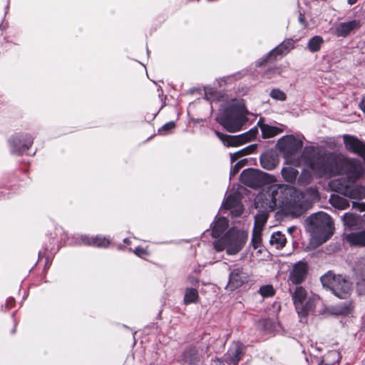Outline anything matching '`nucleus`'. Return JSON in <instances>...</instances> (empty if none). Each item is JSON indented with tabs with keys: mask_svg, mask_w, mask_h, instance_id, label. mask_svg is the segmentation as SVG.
Segmentation results:
<instances>
[{
	"mask_svg": "<svg viewBox=\"0 0 365 365\" xmlns=\"http://www.w3.org/2000/svg\"><path fill=\"white\" fill-rule=\"evenodd\" d=\"M358 0H348V3L350 4V5H353L355 3H356Z\"/></svg>",
	"mask_w": 365,
	"mask_h": 365,
	"instance_id": "nucleus-49",
	"label": "nucleus"
},
{
	"mask_svg": "<svg viewBox=\"0 0 365 365\" xmlns=\"http://www.w3.org/2000/svg\"><path fill=\"white\" fill-rule=\"evenodd\" d=\"M33 143V138L31 136H16L10 140L11 152L21 153L28 150Z\"/></svg>",
	"mask_w": 365,
	"mask_h": 365,
	"instance_id": "nucleus-14",
	"label": "nucleus"
},
{
	"mask_svg": "<svg viewBox=\"0 0 365 365\" xmlns=\"http://www.w3.org/2000/svg\"><path fill=\"white\" fill-rule=\"evenodd\" d=\"M248 275L243 272L242 268L237 267L234 269L229 275V281L227 284V289L233 291L241 287L247 281Z\"/></svg>",
	"mask_w": 365,
	"mask_h": 365,
	"instance_id": "nucleus-13",
	"label": "nucleus"
},
{
	"mask_svg": "<svg viewBox=\"0 0 365 365\" xmlns=\"http://www.w3.org/2000/svg\"><path fill=\"white\" fill-rule=\"evenodd\" d=\"M260 128L264 138H272L283 132L282 128L267 124L262 125Z\"/></svg>",
	"mask_w": 365,
	"mask_h": 365,
	"instance_id": "nucleus-27",
	"label": "nucleus"
},
{
	"mask_svg": "<svg viewBox=\"0 0 365 365\" xmlns=\"http://www.w3.org/2000/svg\"><path fill=\"white\" fill-rule=\"evenodd\" d=\"M246 160H242L237 162L234 166L231 168L230 170V178L235 176L238 173L240 170L245 165Z\"/></svg>",
	"mask_w": 365,
	"mask_h": 365,
	"instance_id": "nucleus-40",
	"label": "nucleus"
},
{
	"mask_svg": "<svg viewBox=\"0 0 365 365\" xmlns=\"http://www.w3.org/2000/svg\"><path fill=\"white\" fill-rule=\"evenodd\" d=\"M323 43L324 40L321 36H315L309 41L307 47L311 52H317L319 51Z\"/></svg>",
	"mask_w": 365,
	"mask_h": 365,
	"instance_id": "nucleus-34",
	"label": "nucleus"
},
{
	"mask_svg": "<svg viewBox=\"0 0 365 365\" xmlns=\"http://www.w3.org/2000/svg\"><path fill=\"white\" fill-rule=\"evenodd\" d=\"M360 108L365 113V96L362 98L360 104Z\"/></svg>",
	"mask_w": 365,
	"mask_h": 365,
	"instance_id": "nucleus-46",
	"label": "nucleus"
},
{
	"mask_svg": "<svg viewBox=\"0 0 365 365\" xmlns=\"http://www.w3.org/2000/svg\"><path fill=\"white\" fill-rule=\"evenodd\" d=\"M135 253L137 255L140 256V255H143V254L146 253V251H145L143 248H141V247H137V248H135Z\"/></svg>",
	"mask_w": 365,
	"mask_h": 365,
	"instance_id": "nucleus-44",
	"label": "nucleus"
},
{
	"mask_svg": "<svg viewBox=\"0 0 365 365\" xmlns=\"http://www.w3.org/2000/svg\"><path fill=\"white\" fill-rule=\"evenodd\" d=\"M343 222L344 225L350 230L361 229L365 226L364 215L361 216L353 213H345L343 216Z\"/></svg>",
	"mask_w": 365,
	"mask_h": 365,
	"instance_id": "nucleus-17",
	"label": "nucleus"
},
{
	"mask_svg": "<svg viewBox=\"0 0 365 365\" xmlns=\"http://www.w3.org/2000/svg\"><path fill=\"white\" fill-rule=\"evenodd\" d=\"M298 170L292 167L284 168L282 170V175L284 180L288 182H293L298 175Z\"/></svg>",
	"mask_w": 365,
	"mask_h": 365,
	"instance_id": "nucleus-32",
	"label": "nucleus"
},
{
	"mask_svg": "<svg viewBox=\"0 0 365 365\" xmlns=\"http://www.w3.org/2000/svg\"><path fill=\"white\" fill-rule=\"evenodd\" d=\"M243 354V346L238 343H234L223 356V360L230 364H237Z\"/></svg>",
	"mask_w": 365,
	"mask_h": 365,
	"instance_id": "nucleus-15",
	"label": "nucleus"
},
{
	"mask_svg": "<svg viewBox=\"0 0 365 365\" xmlns=\"http://www.w3.org/2000/svg\"><path fill=\"white\" fill-rule=\"evenodd\" d=\"M309 165L320 177L344 174L346 177L339 179L352 182L362 175L361 165L357 160L336 153H317L309 160Z\"/></svg>",
	"mask_w": 365,
	"mask_h": 365,
	"instance_id": "nucleus-2",
	"label": "nucleus"
},
{
	"mask_svg": "<svg viewBox=\"0 0 365 365\" xmlns=\"http://www.w3.org/2000/svg\"><path fill=\"white\" fill-rule=\"evenodd\" d=\"M81 240L84 245H92L99 247H106L110 244V241L108 239L101 236L89 237L85 235L81 237Z\"/></svg>",
	"mask_w": 365,
	"mask_h": 365,
	"instance_id": "nucleus-24",
	"label": "nucleus"
},
{
	"mask_svg": "<svg viewBox=\"0 0 365 365\" xmlns=\"http://www.w3.org/2000/svg\"><path fill=\"white\" fill-rule=\"evenodd\" d=\"M240 181L248 187H259L264 183L263 173L253 168L244 170L240 175Z\"/></svg>",
	"mask_w": 365,
	"mask_h": 365,
	"instance_id": "nucleus-11",
	"label": "nucleus"
},
{
	"mask_svg": "<svg viewBox=\"0 0 365 365\" xmlns=\"http://www.w3.org/2000/svg\"><path fill=\"white\" fill-rule=\"evenodd\" d=\"M223 207L226 210H231V213L235 217L239 216L243 211L242 205L240 204L238 195L236 194L229 195L223 204Z\"/></svg>",
	"mask_w": 365,
	"mask_h": 365,
	"instance_id": "nucleus-19",
	"label": "nucleus"
},
{
	"mask_svg": "<svg viewBox=\"0 0 365 365\" xmlns=\"http://www.w3.org/2000/svg\"><path fill=\"white\" fill-rule=\"evenodd\" d=\"M307 264L303 262L296 263L289 274V280L295 284L302 283L307 274Z\"/></svg>",
	"mask_w": 365,
	"mask_h": 365,
	"instance_id": "nucleus-16",
	"label": "nucleus"
},
{
	"mask_svg": "<svg viewBox=\"0 0 365 365\" xmlns=\"http://www.w3.org/2000/svg\"><path fill=\"white\" fill-rule=\"evenodd\" d=\"M215 134L225 145L227 147H237L255 138L257 131L250 130L247 133L238 135H229L219 131H215Z\"/></svg>",
	"mask_w": 365,
	"mask_h": 365,
	"instance_id": "nucleus-10",
	"label": "nucleus"
},
{
	"mask_svg": "<svg viewBox=\"0 0 365 365\" xmlns=\"http://www.w3.org/2000/svg\"><path fill=\"white\" fill-rule=\"evenodd\" d=\"M216 121L229 132H236L241 129L245 118L238 110L229 108L216 117Z\"/></svg>",
	"mask_w": 365,
	"mask_h": 365,
	"instance_id": "nucleus-6",
	"label": "nucleus"
},
{
	"mask_svg": "<svg viewBox=\"0 0 365 365\" xmlns=\"http://www.w3.org/2000/svg\"><path fill=\"white\" fill-rule=\"evenodd\" d=\"M351 309V303H349L348 304H346V309L344 311L345 313H348L350 312Z\"/></svg>",
	"mask_w": 365,
	"mask_h": 365,
	"instance_id": "nucleus-47",
	"label": "nucleus"
},
{
	"mask_svg": "<svg viewBox=\"0 0 365 365\" xmlns=\"http://www.w3.org/2000/svg\"><path fill=\"white\" fill-rule=\"evenodd\" d=\"M259 292L264 297H272L274 294V290L272 285H264L261 287Z\"/></svg>",
	"mask_w": 365,
	"mask_h": 365,
	"instance_id": "nucleus-37",
	"label": "nucleus"
},
{
	"mask_svg": "<svg viewBox=\"0 0 365 365\" xmlns=\"http://www.w3.org/2000/svg\"><path fill=\"white\" fill-rule=\"evenodd\" d=\"M294 48V41L292 40H287L280 43L275 48L272 49L269 53L264 58V61L268 58L276 59L277 56H284L288 53Z\"/></svg>",
	"mask_w": 365,
	"mask_h": 365,
	"instance_id": "nucleus-18",
	"label": "nucleus"
},
{
	"mask_svg": "<svg viewBox=\"0 0 365 365\" xmlns=\"http://www.w3.org/2000/svg\"><path fill=\"white\" fill-rule=\"evenodd\" d=\"M321 282L323 287L340 299L348 298L352 292L351 283L342 275L335 274L331 271L321 277Z\"/></svg>",
	"mask_w": 365,
	"mask_h": 365,
	"instance_id": "nucleus-5",
	"label": "nucleus"
},
{
	"mask_svg": "<svg viewBox=\"0 0 365 365\" xmlns=\"http://www.w3.org/2000/svg\"><path fill=\"white\" fill-rule=\"evenodd\" d=\"M352 207L361 212L365 211V202H352Z\"/></svg>",
	"mask_w": 365,
	"mask_h": 365,
	"instance_id": "nucleus-43",
	"label": "nucleus"
},
{
	"mask_svg": "<svg viewBox=\"0 0 365 365\" xmlns=\"http://www.w3.org/2000/svg\"><path fill=\"white\" fill-rule=\"evenodd\" d=\"M344 239L351 246L365 247V230L346 234Z\"/></svg>",
	"mask_w": 365,
	"mask_h": 365,
	"instance_id": "nucleus-22",
	"label": "nucleus"
},
{
	"mask_svg": "<svg viewBox=\"0 0 365 365\" xmlns=\"http://www.w3.org/2000/svg\"><path fill=\"white\" fill-rule=\"evenodd\" d=\"M343 140L345 148L356 155L365 159V143L358 139L356 137L344 135L343 136Z\"/></svg>",
	"mask_w": 365,
	"mask_h": 365,
	"instance_id": "nucleus-12",
	"label": "nucleus"
},
{
	"mask_svg": "<svg viewBox=\"0 0 365 365\" xmlns=\"http://www.w3.org/2000/svg\"><path fill=\"white\" fill-rule=\"evenodd\" d=\"M307 221L309 232L320 243L326 242L333 235V222L328 214L323 212L315 213Z\"/></svg>",
	"mask_w": 365,
	"mask_h": 365,
	"instance_id": "nucleus-3",
	"label": "nucleus"
},
{
	"mask_svg": "<svg viewBox=\"0 0 365 365\" xmlns=\"http://www.w3.org/2000/svg\"><path fill=\"white\" fill-rule=\"evenodd\" d=\"M257 148V147L256 144H252V145H248V146L244 148L243 149L237 151V153H238V155H240V157H241V156L254 153L256 151Z\"/></svg>",
	"mask_w": 365,
	"mask_h": 365,
	"instance_id": "nucleus-39",
	"label": "nucleus"
},
{
	"mask_svg": "<svg viewBox=\"0 0 365 365\" xmlns=\"http://www.w3.org/2000/svg\"><path fill=\"white\" fill-rule=\"evenodd\" d=\"M209 355L208 346H191L184 350L181 360L187 365H202Z\"/></svg>",
	"mask_w": 365,
	"mask_h": 365,
	"instance_id": "nucleus-8",
	"label": "nucleus"
},
{
	"mask_svg": "<svg viewBox=\"0 0 365 365\" xmlns=\"http://www.w3.org/2000/svg\"><path fill=\"white\" fill-rule=\"evenodd\" d=\"M339 359V353L336 351H331L327 353L318 365H338Z\"/></svg>",
	"mask_w": 365,
	"mask_h": 365,
	"instance_id": "nucleus-29",
	"label": "nucleus"
},
{
	"mask_svg": "<svg viewBox=\"0 0 365 365\" xmlns=\"http://www.w3.org/2000/svg\"><path fill=\"white\" fill-rule=\"evenodd\" d=\"M189 280L192 284H195L198 282V281L193 277H189Z\"/></svg>",
	"mask_w": 365,
	"mask_h": 365,
	"instance_id": "nucleus-48",
	"label": "nucleus"
},
{
	"mask_svg": "<svg viewBox=\"0 0 365 365\" xmlns=\"http://www.w3.org/2000/svg\"><path fill=\"white\" fill-rule=\"evenodd\" d=\"M247 237V232L231 228L224 237L215 242L214 247L217 252L226 249L228 255H235L242 249Z\"/></svg>",
	"mask_w": 365,
	"mask_h": 365,
	"instance_id": "nucleus-4",
	"label": "nucleus"
},
{
	"mask_svg": "<svg viewBox=\"0 0 365 365\" xmlns=\"http://www.w3.org/2000/svg\"><path fill=\"white\" fill-rule=\"evenodd\" d=\"M198 298V292L194 288H187L184 296V303L186 304L194 303Z\"/></svg>",
	"mask_w": 365,
	"mask_h": 365,
	"instance_id": "nucleus-35",
	"label": "nucleus"
},
{
	"mask_svg": "<svg viewBox=\"0 0 365 365\" xmlns=\"http://www.w3.org/2000/svg\"><path fill=\"white\" fill-rule=\"evenodd\" d=\"M319 300L317 296L309 297L308 299L302 303V309H296L300 317H305L315 309L317 302Z\"/></svg>",
	"mask_w": 365,
	"mask_h": 365,
	"instance_id": "nucleus-23",
	"label": "nucleus"
},
{
	"mask_svg": "<svg viewBox=\"0 0 365 365\" xmlns=\"http://www.w3.org/2000/svg\"><path fill=\"white\" fill-rule=\"evenodd\" d=\"M260 163H261V165L264 169L269 170L275 168V167L277 165V160H275V158L268 154H264L261 156Z\"/></svg>",
	"mask_w": 365,
	"mask_h": 365,
	"instance_id": "nucleus-33",
	"label": "nucleus"
},
{
	"mask_svg": "<svg viewBox=\"0 0 365 365\" xmlns=\"http://www.w3.org/2000/svg\"><path fill=\"white\" fill-rule=\"evenodd\" d=\"M238 158H240V155H238L237 153H230V160L232 163L236 161Z\"/></svg>",
	"mask_w": 365,
	"mask_h": 365,
	"instance_id": "nucleus-45",
	"label": "nucleus"
},
{
	"mask_svg": "<svg viewBox=\"0 0 365 365\" xmlns=\"http://www.w3.org/2000/svg\"><path fill=\"white\" fill-rule=\"evenodd\" d=\"M308 195L312 200L319 198L318 192L314 188H309L303 193L290 185L274 184L258 194L257 203L258 206L269 210L279 207L298 211L307 207Z\"/></svg>",
	"mask_w": 365,
	"mask_h": 365,
	"instance_id": "nucleus-1",
	"label": "nucleus"
},
{
	"mask_svg": "<svg viewBox=\"0 0 365 365\" xmlns=\"http://www.w3.org/2000/svg\"><path fill=\"white\" fill-rule=\"evenodd\" d=\"M124 242H128L127 239H125V240H124Z\"/></svg>",
	"mask_w": 365,
	"mask_h": 365,
	"instance_id": "nucleus-51",
	"label": "nucleus"
},
{
	"mask_svg": "<svg viewBox=\"0 0 365 365\" xmlns=\"http://www.w3.org/2000/svg\"><path fill=\"white\" fill-rule=\"evenodd\" d=\"M359 21L356 20L342 22L336 26L334 34L339 37H346L353 30L359 28Z\"/></svg>",
	"mask_w": 365,
	"mask_h": 365,
	"instance_id": "nucleus-20",
	"label": "nucleus"
},
{
	"mask_svg": "<svg viewBox=\"0 0 365 365\" xmlns=\"http://www.w3.org/2000/svg\"><path fill=\"white\" fill-rule=\"evenodd\" d=\"M299 21L302 24H303V23H304V18H303V16H302V15H300V16L299 17Z\"/></svg>",
	"mask_w": 365,
	"mask_h": 365,
	"instance_id": "nucleus-50",
	"label": "nucleus"
},
{
	"mask_svg": "<svg viewBox=\"0 0 365 365\" xmlns=\"http://www.w3.org/2000/svg\"><path fill=\"white\" fill-rule=\"evenodd\" d=\"M228 220L224 217H219L213 224L212 236L215 238L219 237L227 228Z\"/></svg>",
	"mask_w": 365,
	"mask_h": 365,
	"instance_id": "nucleus-26",
	"label": "nucleus"
},
{
	"mask_svg": "<svg viewBox=\"0 0 365 365\" xmlns=\"http://www.w3.org/2000/svg\"><path fill=\"white\" fill-rule=\"evenodd\" d=\"M280 74L279 69L278 68H272L264 72V76L267 78H272Z\"/></svg>",
	"mask_w": 365,
	"mask_h": 365,
	"instance_id": "nucleus-41",
	"label": "nucleus"
},
{
	"mask_svg": "<svg viewBox=\"0 0 365 365\" xmlns=\"http://www.w3.org/2000/svg\"><path fill=\"white\" fill-rule=\"evenodd\" d=\"M307 291L302 287H297L292 294V300L296 309H302V303L307 300Z\"/></svg>",
	"mask_w": 365,
	"mask_h": 365,
	"instance_id": "nucleus-25",
	"label": "nucleus"
},
{
	"mask_svg": "<svg viewBox=\"0 0 365 365\" xmlns=\"http://www.w3.org/2000/svg\"><path fill=\"white\" fill-rule=\"evenodd\" d=\"M277 147L284 158L289 159L299 152L302 146V140L293 135L282 137L277 141Z\"/></svg>",
	"mask_w": 365,
	"mask_h": 365,
	"instance_id": "nucleus-9",
	"label": "nucleus"
},
{
	"mask_svg": "<svg viewBox=\"0 0 365 365\" xmlns=\"http://www.w3.org/2000/svg\"><path fill=\"white\" fill-rule=\"evenodd\" d=\"M355 182L346 179H336L330 182V186L336 192L351 199H363L365 197V187L354 184Z\"/></svg>",
	"mask_w": 365,
	"mask_h": 365,
	"instance_id": "nucleus-7",
	"label": "nucleus"
},
{
	"mask_svg": "<svg viewBox=\"0 0 365 365\" xmlns=\"http://www.w3.org/2000/svg\"><path fill=\"white\" fill-rule=\"evenodd\" d=\"M329 202L333 207L339 210H345L349 206L348 200L338 195H331Z\"/></svg>",
	"mask_w": 365,
	"mask_h": 365,
	"instance_id": "nucleus-28",
	"label": "nucleus"
},
{
	"mask_svg": "<svg viewBox=\"0 0 365 365\" xmlns=\"http://www.w3.org/2000/svg\"><path fill=\"white\" fill-rule=\"evenodd\" d=\"M258 195H257L255 201V207L259 210V213L255 217V229L262 230L264 225L268 219V213L272 210L266 209L264 207L258 206Z\"/></svg>",
	"mask_w": 365,
	"mask_h": 365,
	"instance_id": "nucleus-21",
	"label": "nucleus"
},
{
	"mask_svg": "<svg viewBox=\"0 0 365 365\" xmlns=\"http://www.w3.org/2000/svg\"><path fill=\"white\" fill-rule=\"evenodd\" d=\"M175 128V123L174 122H169L166 124H165L162 128L161 129L159 130V131L161 133H165L170 130H171L172 129H173Z\"/></svg>",
	"mask_w": 365,
	"mask_h": 365,
	"instance_id": "nucleus-42",
	"label": "nucleus"
},
{
	"mask_svg": "<svg viewBox=\"0 0 365 365\" xmlns=\"http://www.w3.org/2000/svg\"><path fill=\"white\" fill-rule=\"evenodd\" d=\"M269 242L272 245L275 246L277 249H280L285 246L287 239L281 232H276L271 235Z\"/></svg>",
	"mask_w": 365,
	"mask_h": 365,
	"instance_id": "nucleus-30",
	"label": "nucleus"
},
{
	"mask_svg": "<svg viewBox=\"0 0 365 365\" xmlns=\"http://www.w3.org/2000/svg\"><path fill=\"white\" fill-rule=\"evenodd\" d=\"M262 231L261 230H257L253 228L252 230V242L253 247L257 249L260 247L261 242H262Z\"/></svg>",
	"mask_w": 365,
	"mask_h": 365,
	"instance_id": "nucleus-36",
	"label": "nucleus"
},
{
	"mask_svg": "<svg viewBox=\"0 0 365 365\" xmlns=\"http://www.w3.org/2000/svg\"><path fill=\"white\" fill-rule=\"evenodd\" d=\"M260 325L263 329L268 333H272L276 331L279 326L277 319H265L259 322Z\"/></svg>",
	"mask_w": 365,
	"mask_h": 365,
	"instance_id": "nucleus-31",
	"label": "nucleus"
},
{
	"mask_svg": "<svg viewBox=\"0 0 365 365\" xmlns=\"http://www.w3.org/2000/svg\"><path fill=\"white\" fill-rule=\"evenodd\" d=\"M270 96L276 100L284 101L287 98L285 93L279 89H273L270 92Z\"/></svg>",
	"mask_w": 365,
	"mask_h": 365,
	"instance_id": "nucleus-38",
	"label": "nucleus"
}]
</instances>
